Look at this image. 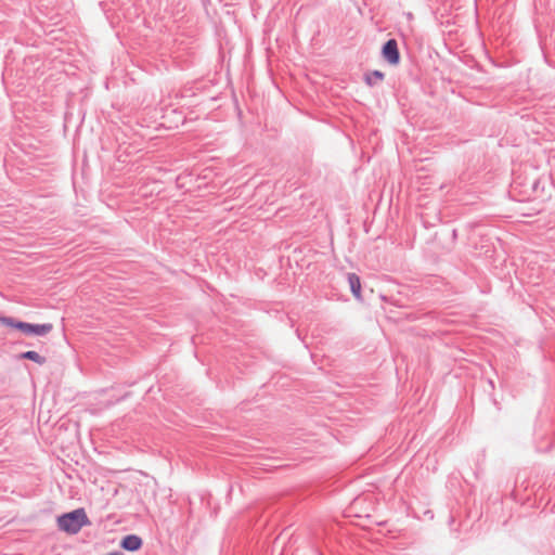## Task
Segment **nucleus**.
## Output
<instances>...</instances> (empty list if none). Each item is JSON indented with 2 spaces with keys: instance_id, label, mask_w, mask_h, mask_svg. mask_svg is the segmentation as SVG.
<instances>
[{
  "instance_id": "7ed1b4c3",
  "label": "nucleus",
  "mask_w": 555,
  "mask_h": 555,
  "mask_svg": "<svg viewBox=\"0 0 555 555\" xmlns=\"http://www.w3.org/2000/svg\"><path fill=\"white\" fill-rule=\"evenodd\" d=\"M382 57L392 66H397L400 63L401 56L396 39H388L382 47Z\"/></svg>"
},
{
  "instance_id": "6e6552de",
  "label": "nucleus",
  "mask_w": 555,
  "mask_h": 555,
  "mask_svg": "<svg viewBox=\"0 0 555 555\" xmlns=\"http://www.w3.org/2000/svg\"><path fill=\"white\" fill-rule=\"evenodd\" d=\"M540 186V180L539 179H535L533 182H532V190L533 192H537L538 189Z\"/></svg>"
},
{
  "instance_id": "39448f33",
  "label": "nucleus",
  "mask_w": 555,
  "mask_h": 555,
  "mask_svg": "<svg viewBox=\"0 0 555 555\" xmlns=\"http://www.w3.org/2000/svg\"><path fill=\"white\" fill-rule=\"evenodd\" d=\"M347 280H348L352 295L357 299H361V282H360L359 275L356 273H348Z\"/></svg>"
},
{
  "instance_id": "423d86ee",
  "label": "nucleus",
  "mask_w": 555,
  "mask_h": 555,
  "mask_svg": "<svg viewBox=\"0 0 555 555\" xmlns=\"http://www.w3.org/2000/svg\"><path fill=\"white\" fill-rule=\"evenodd\" d=\"M384 78H385V74L377 69L365 73L364 77H363L364 82L369 87H374L378 82H382L384 80Z\"/></svg>"
},
{
  "instance_id": "1a4fd4ad",
  "label": "nucleus",
  "mask_w": 555,
  "mask_h": 555,
  "mask_svg": "<svg viewBox=\"0 0 555 555\" xmlns=\"http://www.w3.org/2000/svg\"><path fill=\"white\" fill-rule=\"evenodd\" d=\"M489 384H490V386H491L492 388L494 387V383H493V380H491V379H490V380H489Z\"/></svg>"
},
{
  "instance_id": "20e7f679",
  "label": "nucleus",
  "mask_w": 555,
  "mask_h": 555,
  "mask_svg": "<svg viewBox=\"0 0 555 555\" xmlns=\"http://www.w3.org/2000/svg\"><path fill=\"white\" fill-rule=\"evenodd\" d=\"M143 545V540L137 534H127L120 541V547L128 552H137Z\"/></svg>"
},
{
  "instance_id": "f03ea898",
  "label": "nucleus",
  "mask_w": 555,
  "mask_h": 555,
  "mask_svg": "<svg viewBox=\"0 0 555 555\" xmlns=\"http://www.w3.org/2000/svg\"><path fill=\"white\" fill-rule=\"evenodd\" d=\"M88 524H90V521L83 508L65 513L57 518L59 528L72 534L79 532L80 529Z\"/></svg>"
},
{
  "instance_id": "f257e3e1",
  "label": "nucleus",
  "mask_w": 555,
  "mask_h": 555,
  "mask_svg": "<svg viewBox=\"0 0 555 555\" xmlns=\"http://www.w3.org/2000/svg\"><path fill=\"white\" fill-rule=\"evenodd\" d=\"M0 323L2 325L21 331L26 335L46 336L53 330L52 323L33 324L24 321L16 320L12 317L0 315Z\"/></svg>"
},
{
  "instance_id": "0eeeda50",
  "label": "nucleus",
  "mask_w": 555,
  "mask_h": 555,
  "mask_svg": "<svg viewBox=\"0 0 555 555\" xmlns=\"http://www.w3.org/2000/svg\"><path fill=\"white\" fill-rule=\"evenodd\" d=\"M18 359L29 360L39 365H43L47 363V358L39 354L37 351H34V350H28V351H24V352L20 353Z\"/></svg>"
}]
</instances>
